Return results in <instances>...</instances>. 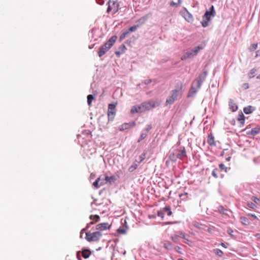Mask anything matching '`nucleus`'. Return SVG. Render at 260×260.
Returning a JSON list of instances; mask_svg holds the SVG:
<instances>
[{"label": "nucleus", "instance_id": "obj_3", "mask_svg": "<svg viewBox=\"0 0 260 260\" xmlns=\"http://www.w3.org/2000/svg\"><path fill=\"white\" fill-rule=\"evenodd\" d=\"M216 15L214 7L212 5L208 10L206 11L203 16V20L201 21L202 25L203 27H207L209 25V22L211 20L212 17H214Z\"/></svg>", "mask_w": 260, "mask_h": 260}, {"label": "nucleus", "instance_id": "obj_41", "mask_svg": "<svg viewBox=\"0 0 260 260\" xmlns=\"http://www.w3.org/2000/svg\"><path fill=\"white\" fill-rule=\"evenodd\" d=\"M202 49L203 47L199 45L193 48L192 50L195 53V54H197L199 52V51Z\"/></svg>", "mask_w": 260, "mask_h": 260}, {"label": "nucleus", "instance_id": "obj_57", "mask_svg": "<svg viewBox=\"0 0 260 260\" xmlns=\"http://www.w3.org/2000/svg\"><path fill=\"white\" fill-rule=\"evenodd\" d=\"M248 215L253 217L254 219H257V216L255 214H251V213H249L248 214Z\"/></svg>", "mask_w": 260, "mask_h": 260}, {"label": "nucleus", "instance_id": "obj_51", "mask_svg": "<svg viewBox=\"0 0 260 260\" xmlns=\"http://www.w3.org/2000/svg\"><path fill=\"white\" fill-rule=\"evenodd\" d=\"M219 210L220 213L224 214L225 209L224 208L223 206H220Z\"/></svg>", "mask_w": 260, "mask_h": 260}, {"label": "nucleus", "instance_id": "obj_53", "mask_svg": "<svg viewBox=\"0 0 260 260\" xmlns=\"http://www.w3.org/2000/svg\"><path fill=\"white\" fill-rule=\"evenodd\" d=\"M152 82L151 79H147L145 80L143 83H144L145 85H148Z\"/></svg>", "mask_w": 260, "mask_h": 260}, {"label": "nucleus", "instance_id": "obj_34", "mask_svg": "<svg viewBox=\"0 0 260 260\" xmlns=\"http://www.w3.org/2000/svg\"><path fill=\"white\" fill-rule=\"evenodd\" d=\"M87 99L88 105V106H90L91 105V103H92V100L94 99V97H93V95L89 94L87 95Z\"/></svg>", "mask_w": 260, "mask_h": 260}, {"label": "nucleus", "instance_id": "obj_19", "mask_svg": "<svg viewBox=\"0 0 260 260\" xmlns=\"http://www.w3.org/2000/svg\"><path fill=\"white\" fill-rule=\"evenodd\" d=\"M91 254V252L89 249L84 248L82 250V256L84 258H88Z\"/></svg>", "mask_w": 260, "mask_h": 260}, {"label": "nucleus", "instance_id": "obj_7", "mask_svg": "<svg viewBox=\"0 0 260 260\" xmlns=\"http://www.w3.org/2000/svg\"><path fill=\"white\" fill-rule=\"evenodd\" d=\"M116 104L111 103L108 105V117L109 120H113L114 119L115 113Z\"/></svg>", "mask_w": 260, "mask_h": 260}, {"label": "nucleus", "instance_id": "obj_61", "mask_svg": "<svg viewBox=\"0 0 260 260\" xmlns=\"http://www.w3.org/2000/svg\"><path fill=\"white\" fill-rule=\"evenodd\" d=\"M185 243L188 245H189V242H190V241L188 239H187L186 238H185Z\"/></svg>", "mask_w": 260, "mask_h": 260}, {"label": "nucleus", "instance_id": "obj_44", "mask_svg": "<svg viewBox=\"0 0 260 260\" xmlns=\"http://www.w3.org/2000/svg\"><path fill=\"white\" fill-rule=\"evenodd\" d=\"M138 27V25H134L131 27H130L127 30V31H128V33H129L130 31L133 32L135 31L137 27Z\"/></svg>", "mask_w": 260, "mask_h": 260}, {"label": "nucleus", "instance_id": "obj_59", "mask_svg": "<svg viewBox=\"0 0 260 260\" xmlns=\"http://www.w3.org/2000/svg\"><path fill=\"white\" fill-rule=\"evenodd\" d=\"M243 87L246 89L249 88V84L248 83H244L243 85Z\"/></svg>", "mask_w": 260, "mask_h": 260}, {"label": "nucleus", "instance_id": "obj_35", "mask_svg": "<svg viewBox=\"0 0 260 260\" xmlns=\"http://www.w3.org/2000/svg\"><path fill=\"white\" fill-rule=\"evenodd\" d=\"M128 34V31H127V30L121 34L119 37V41L121 42Z\"/></svg>", "mask_w": 260, "mask_h": 260}, {"label": "nucleus", "instance_id": "obj_23", "mask_svg": "<svg viewBox=\"0 0 260 260\" xmlns=\"http://www.w3.org/2000/svg\"><path fill=\"white\" fill-rule=\"evenodd\" d=\"M148 103L150 109L155 108L159 105V102L156 101H149Z\"/></svg>", "mask_w": 260, "mask_h": 260}, {"label": "nucleus", "instance_id": "obj_2", "mask_svg": "<svg viewBox=\"0 0 260 260\" xmlns=\"http://www.w3.org/2000/svg\"><path fill=\"white\" fill-rule=\"evenodd\" d=\"M117 37L114 35L112 36L108 41L99 48L98 54L100 57L103 56L113 45Z\"/></svg>", "mask_w": 260, "mask_h": 260}, {"label": "nucleus", "instance_id": "obj_12", "mask_svg": "<svg viewBox=\"0 0 260 260\" xmlns=\"http://www.w3.org/2000/svg\"><path fill=\"white\" fill-rule=\"evenodd\" d=\"M111 227V225L109 224L107 222H104L98 224L96 225V230L103 231L107 229H109Z\"/></svg>", "mask_w": 260, "mask_h": 260}, {"label": "nucleus", "instance_id": "obj_50", "mask_svg": "<svg viewBox=\"0 0 260 260\" xmlns=\"http://www.w3.org/2000/svg\"><path fill=\"white\" fill-rule=\"evenodd\" d=\"M157 215L159 217H160L162 219L164 218V213L162 211H158L157 212Z\"/></svg>", "mask_w": 260, "mask_h": 260}, {"label": "nucleus", "instance_id": "obj_6", "mask_svg": "<svg viewBox=\"0 0 260 260\" xmlns=\"http://www.w3.org/2000/svg\"><path fill=\"white\" fill-rule=\"evenodd\" d=\"M106 174L100 176L93 183V186L95 188H99L100 186L106 183Z\"/></svg>", "mask_w": 260, "mask_h": 260}, {"label": "nucleus", "instance_id": "obj_31", "mask_svg": "<svg viewBox=\"0 0 260 260\" xmlns=\"http://www.w3.org/2000/svg\"><path fill=\"white\" fill-rule=\"evenodd\" d=\"M169 158L172 161H175L178 157H177V155H176L174 152H172L169 155Z\"/></svg>", "mask_w": 260, "mask_h": 260}, {"label": "nucleus", "instance_id": "obj_20", "mask_svg": "<svg viewBox=\"0 0 260 260\" xmlns=\"http://www.w3.org/2000/svg\"><path fill=\"white\" fill-rule=\"evenodd\" d=\"M238 120L240 122V126H243L244 124L245 116L242 112L239 114Z\"/></svg>", "mask_w": 260, "mask_h": 260}, {"label": "nucleus", "instance_id": "obj_22", "mask_svg": "<svg viewBox=\"0 0 260 260\" xmlns=\"http://www.w3.org/2000/svg\"><path fill=\"white\" fill-rule=\"evenodd\" d=\"M106 183L109 182L110 184L114 183L116 180V177L114 175H112L110 177L106 174Z\"/></svg>", "mask_w": 260, "mask_h": 260}, {"label": "nucleus", "instance_id": "obj_25", "mask_svg": "<svg viewBox=\"0 0 260 260\" xmlns=\"http://www.w3.org/2000/svg\"><path fill=\"white\" fill-rule=\"evenodd\" d=\"M139 165V164L137 162H134L132 166H131L128 168V171L129 172H132L134 170H135Z\"/></svg>", "mask_w": 260, "mask_h": 260}, {"label": "nucleus", "instance_id": "obj_46", "mask_svg": "<svg viewBox=\"0 0 260 260\" xmlns=\"http://www.w3.org/2000/svg\"><path fill=\"white\" fill-rule=\"evenodd\" d=\"M176 233H177V235H179V238L181 237L184 239H185V234L184 233L181 232V231H178Z\"/></svg>", "mask_w": 260, "mask_h": 260}, {"label": "nucleus", "instance_id": "obj_63", "mask_svg": "<svg viewBox=\"0 0 260 260\" xmlns=\"http://www.w3.org/2000/svg\"><path fill=\"white\" fill-rule=\"evenodd\" d=\"M115 54L117 56H119L121 53L119 51H116Z\"/></svg>", "mask_w": 260, "mask_h": 260}, {"label": "nucleus", "instance_id": "obj_21", "mask_svg": "<svg viewBox=\"0 0 260 260\" xmlns=\"http://www.w3.org/2000/svg\"><path fill=\"white\" fill-rule=\"evenodd\" d=\"M255 110L254 108L251 106H248L244 108L243 111L246 114L251 113Z\"/></svg>", "mask_w": 260, "mask_h": 260}, {"label": "nucleus", "instance_id": "obj_38", "mask_svg": "<svg viewBox=\"0 0 260 260\" xmlns=\"http://www.w3.org/2000/svg\"><path fill=\"white\" fill-rule=\"evenodd\" d=\"M213 252L219 256H222L223 254V252L221 250L217 248L213 249Z\"/></svg>", "mask_w": 260, "mask_h": 260}, {"label": "nucleus", "instance_id": "obj_45", "mask_svg": "<svg viewBox=\"0 0 260 260\" xmlns=\"http://www.w3.org/2000/svg\"><path fill=\"white\" fill-rule=\"evenodd\" d=\"M218 171V170L217 169H215L212 172V175L215 178H218V175H217V171Z\"/></svg>", "mask_w": 260, "mask_h": 260}, {"label": "nucleus", "instance_id": "obj_55", "mask_svg": "<svg viewBox=\"0 0 260 260\" xmlns=\"http://www.w3.org/2000/svg\"><path fill=\"white\" fill-rule=\"evenodd\" d=\"M96 2L100 5H103L104 3V1L103 0H96Z\"/></svg>", "mask_w": 260, "mask_h": 260}, {"label": "nucleus", "instance_id": "obj_39", "mask_svg": "<svg viewBox=\"0 0 260 260\" xmlns=\"http://www.w3.org/2000/svg\"><path fill=\"white\" fill-rule=\"evenodd\" d=\"M146 157V153H142L139 157V161H137L139 164L145 159Z\"/></svg>", "mask_w": 260, "mask_h": 260}, {"label": "nucleus", "instance_id": "obj_58", "mask_svg": "<svg viewBox=\"0 0 260 260\" xmlns=\"http://www.w3.org/2000/svg\"><path fill=\"white\" fill-rule=\"evenodd\" d=\"M187 58H189V57H188V56H186V53H185V54H184L181 57V60H184L186 59Z\"/></svg>", "mask_w": 260, "mask_h": 260}, {"label": "nucleus", "instance_id": "obj_16", "mask_svg": "<svg viewBox=\"0 0 260 260\" xmlns=\"http://www.w3.org/2000/svg\"><path fill=\"white\" fill-rule=\"evenodd\" d=\"M143 112L142 108L141 107V105H136L133 106L131 110V113L132 114H135L139 112Z\"/></svg>", "mask_w": 260, "mask_h": 260}, {"label": "nucleus", "instance_id": "obj_52", "mask_svg": "<svg viewBox=\"0 0 260 260\" xmlns=\"http://www.w3.org/2000/svg\"><path fill=\"white\" fill-rule=\"evenodd\" d=\"M226 232L230 235L233 236L232 233H233V231L231 228H229Z\"/></svg>", "mask_w": 260, "mask_h": 260}, {"label": "nucleus", "instance_id": "obj_32", "mask_svg": "<svg viewBox=\"0 0 260 260\" xmlns=\"http://www.w3.org/2000/svg\"><path fill=\"white\" fill-rule=\"evenodd\" d=\"M256 71H257V70L255 68L251 69L250 71V72L248 74L249 78H252L254 77L255 76V73Z\"/></svg>", "mask_w": 260, "mask_h": 260}, {"label": "nucleus", "instance_id": "obj_60", "mask_svg": "<svg viewBox=\"0 0 260 260\" xmlns=\"http://www.w3.org/2000/svg\"><path fill=\"white\" fill-rule=\"evenodd\" d=\"M116 7H117V8H115V7L114 8V13L117 12L118 11V5H117Z\"/></svg>", "mask_w": 260, "mask_h": 260}, {"label": "nucleus", "instance_id": "obj_54", "mask_svg": "<svg viewBox=\"0 0 260 260\" xmlns=\"http://www.w3.org/2000/svg\"><path fill=\"white\" fill-rule=\"evenodd\" d=\"M80 251H79L77 252V258L78 260H82V258L81 257V255H80Z\"/></svg>", "mask_w": 260, "mask_h": 260}, {"label": "nucleus", "instance_id": "obj_18", "mask_svg": "<svg viewBox=\"0 0 260 260\" xmlns=\"http://www.w3.org/2000/svg\"><path fill=\"white\" fill-rule=\"evenodd\" d=\"M260 132V128L259 127L252 128L250 131L247 132V134L251 136H255L258 134Z\"/></svg>", "mask_w": 260, "mask_h": 260}, {"label": "nucleus", "instance_id": "obj_24", "mask_svg": "<svg viewBox=\"0 0 260 260\" xmlns=\"http://www.w3.org/2000/svg\"><path fill=\"white\" fill-rule=\"evenodd\" d=\"M140 105L143 111L150 109L148 102H143Z\"/></svg>", "mask_w": 260, "mask_h": 260}, {"label": "nucleus", "instance_id": "obj_28", "mask_svg": "<svg viewBox=\"0 0 260 260\" xmlns=\"http://www.w3.org/2000/svg\"><path fill=\"white\" fill-rule=\"evenodd\" d=\"M219 168L220 171H223L225 172H228V171L230 170V168L225 167V165L222 163H221L219 165Z\"/></svg>", "mask_w": 260, "mask_h": 260}, {"label": "nucleus", "instance_id": "obj_48", "mask_svg": "<svg viewBox=\"0 0 260 260\" xmlns=\"http://www.w3.org/2000/svg\"><path fill=\"white\" fill-rule=\"evenodd\" d=\"M251 200L254 202L255 203L257 204L259 201V199L254 196H252L251 198Z\"/></svg>", "mask_w": 260, "mask_h": 260}, {"label": "nucleus", "instance_id": "obj_43", "mask_svg": "<svg viewBox=\"0 0 260 260\" xmlns=\"http://www.w3.org/2000/svg\"><path fill=\"white\" fill-rule=\"evenodd\" d=\"M186 56H188L189 58L196 55L195 54V53L193 51L192 49L190 51H188L186 52Z\"/></svg>", "mask_w": 260, "mask_h": 260}, {"label": "nucleus", "instance_id": "obj_36", "mask_svg": "<svg viewBox=\"0 0 260 260\" xmlns=\"http://www.w3.org/2000/svg\"><path fill=\"white\" fill-rule=\"evenodd\" d=\"M94 223V222L93 221H91L89 223H88L87 224L86 226L81 230V233H80V234H81L80 237H82V234L83 233V231L88 230L89 228L90 225L93 224Z\"/></svg>", "mask_w": 260, "mask_h": 260}, {"label": "nucleus", "instance_id": "obj_11", "mask_svg": "<svg viewBox=\"0 0 260 260\" xmlns=\"http://www.w3.org/2000/svg\"><path fill=\"white\" fill-rule=\"evenodd\" d=\"M136 123L135 121H132L129 123H124L120 126V131H123L125 129L134 127Z\"/></svg>", "mask_w": 260, "mask_h": 260}, {"label": "nucleus", "instance_id": "obj_29", "mask_svg": "<svg viewBox=\"0 0 260 260\" xmlns=\"http://www.w3.org/2000/svg\"><path fill=\"white\" fill-rule=\"evenodd\" d=\"M162 211L167 212L168 216H171L172 214V212L171 211L170 206H165V207L163 208Z\"/></svg>", "mask_w": 260, "mask_h": 260}, {"label": "nucleus", "instance_id": "obj_17", "mask_svg": "<svg viewBox=\"0 0 260 260\" xmlns=\"http://www.w3.org/2000/svg\"><path fill=\"white\" fill-rule=\"evenodd\" d=\"M207 143L210 146H215L214 138L212 134H210L208 135V139H207Z\"/></svg>", "mask_w": 260, "mask_h": 260}, {"label": "nucleus", "instance_id": "obj_30", "mask_svg": "<svg viewBox=\"0 0 260 260\" xmlns=\"http://www.w3.org/2000/svg\"><path fill=\"white\" fill-rule=\"evenodd\" d=\"M164 247L167 250H171L173 248V244L170 242H167L164 243Z\"/></svg>", "mask_w": 260, "mask_h": 260}, {"label": "nucleus", "instance_id": "obj_56", "mask_svg": "<svg viewBox=\"0 0 260 260\" xmlns=\"http://www.w3.org/2000/svg\"><path fill=\"white\" fill-rule=\"evenodd\" d=\"M174 249H175L176 251H177L178 252H179V253H181V252H180V251H179V250L181 249V248H180L179 246H175V247H174Z\"/></svg>", "mask_w": 260, "mask_h": 260}, {"label": "nucleus", "instance_id": "obj_64", "mask_svg": "<svg viewBox=\"0 0 260 260\" xmlns=\"http://www.w3.org/2000/svg\"><path fill=\"white\" fill-rule=\"evenodd\" d=\"M231 157L230 156H229V157H226V158H225V160H226V161H230V159H231Z\"/></svg>", "mask_w": 260, "mask_h": 260}, {"label": "nucleus", "instance_id": "obj_62", "mask_svg": "<svg viewBox=\"0 0 260 260\" xmlns=\"http://www.w3.org/2000/svg\"><path fill=\"white\" fill-rule=\"evenodd\" d=\"M187 193H184V194H182H182H180V195H179V196H180V197H181H181H186V196L187 195Z\"/></svg>", "mask_w": 260, "mask_h": 260}, {"label": "nucleus", "instance_id": "obj_4", "mask_svg": "<svg viewBox=\"0 0 260 260\" xmlns=\"http://www.w3.org/2000/svg\"><path fill=\"white\" fill-rule=\"evenodd\" d=\"M102 236V234L100 232H95L90 233L89 232L86 233L85 239L88 242L98 241Z\"/></svg>", "mask_w": 260, "mask_h": 260}, {"label": "nucleus", "instance_id": "obj_40", "mask_svg": "<svg viewBox=\"0 0 260 260\" xmlns=\"http://www.w3.org/2000/svg\"><path fill=\"white\" fill-rule=\"evenodd\" d=\"M247 206L250 208H251L252 209H255L256 208V205L252 203V202H248L247 204Z\"/></svg>", "mask_w": 260, "mask_h": 260}, {"label": "nucleus", "instance_id": "obj_10", "mask_svg": "<svg viewBox=\"0 0 260 260\" xmlns=\"http://www.w3.org/2000/svg\"><path fill=\"white\" fill-rule=\"evenodd\" d=\"M183 16L185 19L188 22H192L193 21V17L186 8H184V12H182Z\"/></svg>", "mask_w": 260, "mask_h": 260}, {"label": "nucleus", "instance_id": "obj_8", "mask_svg": "<svg viewBox=\"0 0 260 260\" xmlns=\"http://www.w3.org/2000/svg\"><path fill=\"white\" fill-rule=\"evenodd\" d=\"M152 128L151 124H148L145 128H144L142 131V133L139 137V139L138 140V142H140L141 141L144 139L148 135V134L149 131Z\"/></svg>", "mask_w": 260, "mask_h": 260}, {"label": "nucleus", "instance_id": "obj_13", "mask_svg": "<svg viewBox=\"0 0 260 260\" xmlns=\"http://www.w3.org/2000/svg\"><path fill=\"white\" fill-rule=\"evenodd\" d=\"M177 157L178 159H183L184 157H187L186 152L184 147L181 148L178 153L177 154Z\"/></svg>", "mask_w": 260, "mask_h": 260}, {"label": "nucleus", "instance_id": "obj_5", "mask_svg": "<svg viewBox=\"0 0 260 260\" xmlns=\"http://www.w3.org/2000/svg\"><path fill=\"white\" fill-rule=\"evenodd\" d=\"M207 74L208 72L207 71H204L199 75L194 81H193V82H194L197 84V87H198V88H200L201 87L202 84L205 81Z\"/></svg>", "mask_w": 260, "mask_h": 260}, {"label": "nucleus", "instance_id": "obj_49", "mask_svg": "<svg viewBox=\"0 0 260 260\" xmlns=\"http://www.w3.org/2000/svg\"><path fill=\"white\" fill-rule=\"evenodd\" d=\"M257 44H252L250 46V49L251 51H254L257 48Z\"/></svg>", "mask_w": 260, "mask_h": 260}, {"label": "nucleus", "instance_id": "obj_37", "mask_svg": "<svg viewBox=\"0 0 260 260\" xmlns=\"http://www.w3.org/2000/svg\"><path fill=\"white\" fill-rule=\"evenodd\" d=\"M179 236H180L177 235V233H176V234L172 235L171 237V238L172 240H173L174 242L177 243L179 239Z\"/></svg>", "mask_w": 260, "mask_h": 260}, {"label": "nucleus", "instance_id": "obj_27", "mask_svg": "<svg viewBox=\"0 0 260 260\" xmlns=\"http://www.w3.org/2000/svg\"><path fill=\"white\" fill-rule=\"evenodd\" d=\"M240 221L243 224L245 225H247L250 224L249 219L246 217H241L240 218Z\"/></svg>", "mask_w": 260, "mask_h": 260}, {"label": "nucleus", "instance_id": "obj_15", "mask_svg": "<svg viewBox=\"0 0 260 260\" xmlns=\"http://www.w3.org/2000/svg\"><path fill=\"white\" fill-rule=\"evenodd\" d=\"M117 0H109L108 2V7L107 10V12L109 13L115 7V5Z\"/></svg>", "mask_w": 260, "mask_h": 260}, {"label": "nucleus", "instance_id": "obj_9", "mask_svg": "<svg viewBox=\"0 0 260 260\" xmlns=\"http://www.w3.org/2000/svg\"><path fill=\"white\" fill-rule=\"evenodd\" d=\"M200 89V88H198V87H197V84L193 81L189 89L187 97L189 98L194 96Z\"/></svg>", "mask_w": 260, "mask_h": 260}, {"label": "nucleus", "instance_id": "obj_26", "mask_svg": "<svg viewBox=\"0 0 260 260\" xmlns=\"http://www.w3.org/2000/svg\"><path fill=\"white\" fill-rule=\"evenodd\" d=\"M192 224L193 226H194L195 228H197V229H203V227L204 226V225L201 223L198 222L197 221H192Z\"/></svg>", "mask_w": 260, "mask_h": 260}, {"label": "nucleus", "instance_id": "obj_1", "mask_svg": "<svg viewBox=\"0 0 260 260\" xmlns=\"http://www.w3.org/2000/svg\"><path fill=\"white\" fill-rule=\"evenodd\" d=\"M182 87V84H180L175 89L171 91V95L167 98L166 101V105L173 104L178 96H181L183 93Z\"/></svg>", "mask_w": 260, "mask_h": 260}, {"label": "nucleus", "instance_id": "obj_47", "mask_svg": "<svg viewBox=\"0 0 260 260\" xmlns=\"http://www.w3.org/2000/svg\"><path fill=\"white\" fill-rule=\"evenodd\" d=\"M117 231L118 233H120V234H125L126 232V231L125 229H124L122 227H120L118 230H117Z\"/></svg>", "mask_w": 260, "mask_h": 260}, {"label": "nucleus", "instance_id": "obj_33", "mask_svg": "<svg viewBox=\"0 0 260 260\" xmlns=\"http://www.w3.org/2000/svg\"><path fill=\"white\" fill-rule=\"evenodd\" d=\"M89 218L92 220H94L95 222H98L100 219V216L98 215H91Z\"/></svg>", "mask_w": 260, "mask_h": 260}, {"label": "nucleus", "instance_id": "obj_42", "mask_svg": "<svg viewBox=\"0 0 260 260\" xmlns=\"http://www.w3.org/2000/svg\"><path fill=\"white\" fill-rule=\"evenodd\" d=\"M181 3V0H178V3H175L173 1L170 2V5L172 7H177Z\"/></svg>", "mask_w": 260, "mask_h": 260}, {"label": "nucleus", "instance_id": "obj_14", "mask_svg": "<svg viewBox=\"0 0 260 260\" xmlns=\"http://www.w3.org/2000/svg\"><path fill=\"white\" fill-rule=\"evenodd\" d=\"M229 106L230 109L232 112L236 111L238 108L237 105L234 102V100L232 99L229 100Z\"/></svg>", "mask_w": 260, "mask_h": 260}]
</instances>
